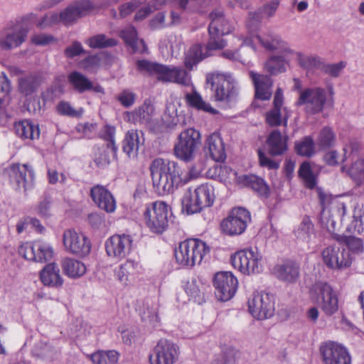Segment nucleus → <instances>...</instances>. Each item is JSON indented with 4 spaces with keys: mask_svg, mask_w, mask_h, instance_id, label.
Here are the masks:
<instances>
[{
    "mask_svg": "<svg viewBox=\"0 0 364 364\" xmlns=\"http://www.w3.org/2000/svg\"><path fill=\"white\" fill-rule=\"evenodd\" d=\"M153 186L160 195L173 193L186 183L182 178V169L173 161L156 158L150 164Z\"/></svg>",
    "mask_w": 364,
    "mask_h": 364,
    "instance_id": "obj_1",
    "label": "nucleus"
},
{
    "mask_svg": "<svg viewBox=\"0 0 364 364\" xmlns=\"http://www.w3.org/2000/svg\"><path fill=\"white\" fill-rule=\"evenodd\" d=\"M136 65L140 73L154 77L158 81L163 83H176L183 86L191 85L189 74L181 68L164 65L147 60H139Z\"/></svg>",
    "mask_w": 364,
    "mask_h": 364,
    "instance_id": "obj_2",
    "label": "nucleus"
},
{
    "mask_svg": "<svg viewBox=\"0 0 364 364\" xmlns=\"http://www.w3.org/2000/svg\"><path fill=\"white\" fill-rule=\"evenodd\" d=\"M319 203L321 207L320 213V223L323 228H326L334 239L336 232L338 229L336 219H338L341 223L345 220L347 213V206L344 202L337 198H333L322 191H318Z\"/></svg>",
    "mask_w": 364,
    "mask_h": 364,
    "instance_id": "obj_3",
    "label": "nucleus"
},
{
    "mask_svg": "<svg viewBox=\"0 0 364 364\" xmlns=\"http://www.w3.org/2000/svg\"><path fill=\"white\" fill-rule=\"evenodd\" d=\"M210 251V247L205 242L199 239L191 238L179 243L175 249V258L179 265L192 267L200 264Z\"/></svg>",
    "mask_w": 364,
    "mask_h": 364,
    "instance_id": "obj_4",
    "label": "nucleus"
},
{
    "mask_svg": "<svg viewBox=\"0 0 364 364\" xmlns=\"http://www.w3.org/2000/svg\"><path fill=\"white\" fill-rule=\"evenodd\" d=\"M312 299L325 315L331 316L339 310V293L329 283L319 281L310 289Z\"/></svg>",
    "mask_w": 364,
    "mask_h": 364,
    "instance_id": "obj_5",
    "label": "nucleus"
},
{
    "mask_svg": "<svg viewBox=\"0 0 364 364\" xmlns=\"http://www.w3.org/2000/svg\"><path fill=\"white\" fill-rule=\"evenodd\" d=\"M200 132L188 128L181 132L175 143L173 152L176 157L183 161L189 162L196 157L201 143Z\"/></svg>",
    "mask_w": 364,
    "mask_h": 364,
    "instance_id": "obj_6",
    "label": "nucleus"
},
{
    "mask_svg": "<svg viewBox=\"0 0 364 364\" xmlns=\"http://www.w3.org/2000/svg\"><path fill=\"white\" fill-rule=\"evenodd\" d=\"M233 267L244 274H257L262 270V255L257 247L241 250L231 257Z\"/></svg>",
    "mask_w": 364,
    "mask_h": 364,
    "instance_id": "obj_7",
    "label": "nucleus"
},
{
    "mask_svg": "<svg viewBox=\"0 0 364 364\" xmlns=\"http://www.w3.org/2000/svg\"><path fill=\"white\" fill-rule=\"evenodd\" d=\"M168 205L163 201H156L147 205L144 213V220L152 232L161 234L168 227Z\"/></svg>",
    "mask_w": 364,
    "mask_h": 364,
    "instance_id": "obj_8",
    "label": "nucleus"
},
{
    "mask_svg": "<svg viewBox=\"0 0 364 364\" xmlns=\"http://www.w3.org/2000/svg\"><path fill=\"white\" fill-rule=\"evenodd\" d=\"M327 100V93L324 88L319 87L303 89L299 92L296 106H304L307 114H316L321 112Z\"/></svg>",
    "mask_w": 364,
    "mask_h": 364,
    "instance_id": "obj_9",
    "label": "nucleus"
},
{
    "mask_svg": "<svg viewBox=\"0 0 364 364\" xmlns=\"http://www.w3.org/2000/svg\"><path fill=\"white\" fill-rule=\"evenodd\" d=\"M206 80L211 84L216 101L228 100L237 95L236 82L229 73H214L208 75Z\"/></svg>",
    "mask_w": 364,
    "mask_h": 364,
    "instance_id": "obj_10",
    "label": "nucleus"
},
{
    "mask_svg": "<svg viewBox=\"0 0 364 364\" xmlns=\"http://www.w3.org/2000/svg\"><path fill=\"white\" fill-rule=\"evenodd\" d=\"M274 304L272 294L266 292L254 293L248 300L249 311L255 318L265 320L274 315Z\"/></svg>",
    "mask_w": 364,
    "mask_h": 364,
    "instance_id": "obj_11",
    "label": "nucleus"
},
{
    "mask_svg": "<svg viewBox=\"0 0 364 364\" xmlns=\"http://www.w3.org/2000/svg\"><path fill=\"white\" fill-rule=\"evenodd\" d=\"M250 220V214L247 210L240 207L235 208L222 221L221 229L226 235H238L245 230Z\"/></svg>",
    "mask_w": 364,
    "mask_h": 364,
    "instance_id": "obj_12",
    "label": "nucleus"
},
{
    "mask_svg": "<svg viewBox=\"0 0 364 364\" xmlns=\"http://www.w3.org/2000/svg\"><path fill=\"white\" fill-rule=\"evenodd\" d=\"M10 182L17 191L26 192L33 188L34 183V171L27 164H13L9 170Z\"/></svg>",
    "mask_w": 364,
    "mask_h": 364,
    "instance_id": "obj_13",
    "label": "nucleus"
},
{
    "mask_svg": "<svg viewBox=\"0 0 364 364\" xmlns=\"http://www.w3.org/2000/svg\"><path fill=\"white\" fill-rule=\"evenodd\" d=\"M18 254L28 260L46 262L51 259L53 250L51 246L42 240L25 242L19 246Z\"/></svg>",
    "mask_w": 364,
    "mask_h": 364,
    "instance_id": "obj_14",
    "label": "nucleus"
},
{
    "mask_svg": "<svg viewBox=\"0 0 364 364\" xmlns=\"http://www.w3.org/2000/svg\"><path fill=\"white\" fill-rule=\"evenodd\" d=\"M93 9L92 4L88 0L77 1L66 7L60 14H52L53 22H62L65 25L75 23L77 19L87 15Z\"/></svg>",
    "mask_w": 364,
    "mask_h": 364,
    "instance_id": "obj_15",
    "label": "nucleus"
},
{
    "mask_svg": "<svg viewBox=\"0 0 364 364\" xmlns=\"http://www.w3.org/2000/svg\"><path fill=\"white\" fill-rule=\"evenodd\" d=\"M179 355L176 344L167 339L159 340L149 355L151 364H174Z\"/></svg>",
    "mask_w": 364,
    "mask_h": 364,
    "instance_id": "obj_16",
    "label": "nucleus"
},
{
    "mask_svg": "<svg viewBox=\"0 0 364 364\" xmlns=\"http://www.w3.org/2000/svg\"><path fill=\"white\" fill-rule=\"evenodd\" d=\"M213 285L216 297L222 301H227L236 293L238 282L232 272H220L215 274Z\"/></svg>",
    "mask_w": 364,
    "mask_h": 364,
    "instance_id": "obj_17",
    "label": "nucleus"
},
{
    "mask_svg": "<svg viewBox=\"0 0 364 364\" xmlns=\"http://www.w3.org/2000/svg\"><path fill=\"white\" fill-rule=\"evenodd\" d=\"M323 364H351L348 349L338 343L327 341L320 346Z\"/></svg>",
    "mask_w": 364,
    "mask_h": 364,
    "instance_id": "obj_18",
    "label": "nucleus"
},
{
    "mask_svg": "<svg viewBox=\"0 0 364 364\" xmlns=\"http://www.w3.org/2000/svg\"><path fill=\"white\" fill-rule=\"evenodd\" d=\"M63 245L65 250L79 257L87 255L91 249V244L88 238L83 234L69 229L64 232Z\"/></svg>",
    "mask_w": 364,
    "mask_h": 364,
    "instance_id": "obj_19",
    "label": "nucleus"
},
{
    "mask_svg": "<svg viewBox=\"0 0 364 364\" xmlns=\"http://www.w3.org/2000/svg\"><path fill=\"white\" fill-rule=\"evenodd\" d=\"M324 264L333 270H342L349 267L352 264V257L348 251L344 248L329 246L322 252Z\"/></svg>",
    "mask_w": 364,
    "mask_h": 364,
    "instance_id": "obj_20",
    "label": "nucleus"
},
{
    "mask_svg": "<svg viewBox=\"0 0 364 364\" xmlns=\"http://www.w3.org/2000/svg\"><path fill=\"white\" fill-rule=\"evenodd\" d=\"M132 244L133 239L131 235H114L105 242L106 252L109 257L121 260L131 252Z\"/></svg>",
    "mask_w": 364,
    "mask_h": 364,
    "instance_id": "obj_21",
    "label": "nucleus"
},
{
    "mask_svg": "<svg viewBox=\"0 0 364 364\" xmlns=\"http://www.w3.org/2000/svg\"><path fill=\"white\" fill-rule=\"evenodd\" d=\"M223 171L228 173L230 180L235 181L237 184L252 188L260 196L267 197L269 189L264 181L255 175H238L236 171L229 167H224Z\"/></svg>",
    "mask_w": 364,
    "mask_h": 364,
    "instance_id": "obj_22",
    "label": "nucleus"
},
{
    "mask_svg": "<svg viewBox=\"0 0 364 364\" xmlns=\"http://www.w3.org/2000/svg\"><path fill=\"white\" fill-rule=\"evenodd\" d=\"M28 30L22 25H15L4 29L0 33V48L10 50L20 47L25 42Z\"/></svg>",
    "mask_w": 364,
    "mask_h": 364,
    "instance_id": "obj_23",
    "label": "nucleus"
},
{
    "mask_svg": "<svg viewBox=\"0 0 364 364\" xmlns=\"http://www.w3.org/2000/svg\"><path fill=\"white\" fill-rule=\"evenodd\" d=\"M275 277L287 284L296 283L300 276V267L293 260H284L277 264L272 270Z\"/></svg>",
    "mask_w": 364,
    "mask_h": 364,
    "instance_id": "obj_24",
    "label": "nucleus"
},
{
    "mask_svg": "<svg viewBox=\"0 0 364 364\" xmlns=\"http://www.w3.org/2000/svg\"><path fill=\"white\" fill-rule=\"evenodd\" d=\"M90 197L93 202L107 213L116 209V201L111 192L104 186L95 185L90 189Z\"/></svg>",
    "mask_w": 364,
    "mask_h": 364,
    "instance_id": "obj_25",
    "label": "nucleus"
},
{
    "mask_svg": "<svg viewBox=\"0 0 364 364\" xmlns=\"http://www.w3.org/2000/svg\"><path fill=\"white\" fill-rule=\"evenodd\" d=\"M255 38L267 50H277L286 55H290L294 53L286 41H283L278 35L272 32L265 33L262 36H256Z\"/></svg>",
    "mask_w": 364,
    "mask_h": 364,
    "instance_id": "obj_26",
    "label": "nucleus"
},
{
    "mask_svg": "<svg viewBox=\"0 0 364 364\" xmlns=\"http://www.w3.org/2000/svg\"><path fill=\"white\" fill-rule=\"evenodd\" d=\"M171 0H154L151 5L154 10H157ZM178 7L188 12H202L211 6L213 0H176Z\"/></svg>",
    "mask_w": 364,
    "mask_h": 364,
    "instance_id": "obj_27",
    "label": "nucleus"
},
{
    "mask_svg": "<svg viewBox=\"0 0 364 364\" xmlns=\"http://www.w3.org/2000/svg\"><path fill=\"white\" fill-rule=\"evenodd\" d=\"M154 113V107L151 102L146 100L144 103L132 112H126L124 114L125 121L134 124H147L151 120Z\"/></svg>",
    "mask_w": 364,
    "mask_h": 364,
    "instance_id": "obj_28",
    "label": "nucleus"
},
{
    "mask_svg": "<svg viewBox=\"0 0 364 364\" xmlns=\"http://www.w3.org/2000/svg\"><path fill=\"white\" fill-rule=\"evenodd\" d=\"M119 36L134 53H143L147 50L146 45L143 39L139 38L137 31L134 26H126L119 31Z\"/></svg>",
    "mask_w": 364,
    "mask_h": 364,
    "instance_id": "obj_29",
    "label": "nucleus"
},
{
    "mask_svg": "<svg viewBox=\"0 0 364 364\" xmlns=\"http://www.w3.org/2000/svg\"><path fill=\"white\" fill-rule=\"evenodd\" d=\"M249 75L255 85L256 98L262 100H269L272 94L271 77L254 71H250Z\"/></svg>",
    "mask_w": 364,
    "mask_h": 364,
    "instance_id": "obj_30",
    "label": "nucleus"
},
{
    "mask_svg": "<svg viewBox=\"0 0 364 364\" xmlns=\"http://www.w3.org/2000/svg\"><path fill=\"white\" fill-rule=\"evenodd\" d=\"M279 0H272L255 12H250L247 20V27L249 29L254 30L257 28L258 23L261 21L262 15L265 17L271 18L277 10L279 5Z\"/></svg>",
    "mask_w": 364,
    "mask_h": 364,
    "instance_id": "obj_31",
    "label": "nucleus"
},
{
    "mask_svg": "<svg viewBox=\"0 0 364 364\" xmlns=\"http://www.w3.org/2000/svg\"><path fill=\"white\" fill-rule=\"evenodd\" d=\"M40 279L44 286L59 288L63 286V279L56 263H48L40 272Z\"/></svg>",
    "mask_w": 364,
    "mask_h": 364,
    "instance_id": "obj_32",
    "label": "nucleus"
},
{
    "mask_svg": "<svg viewBox=\"0 0 364 364\" xmlns=\"http://www.w3.org/2000/svg\"><path fill=\"white\" fill-rule=\"evenodd\" d=\"M140 134L142 136V132L136 129H132L127 132L125 137L123 140L122 150L129 158L134 159L138 155L139 145L144 144V139L141 141Z\"/></svg>",
    "mask_w": 364,
    "mask_h": 364,
    "instance_id": "obj_33",
    "label": "nucleus"
},
{
    "mask_svg": "<svg viewBox=\"0 0 364 364\" xmlns=\"http://www.w3.org/2000/svg\"><path fill=\"white\" fill-rule=\"evenodd\" d=\"M141 270L142 267L139 262L127 259L115 270V276L122 284H127Z\"/></svg>",
    "mask_w": 364,
    "mask_h": 364,
    "instance_id": "obj_34",
    "label": "nucleus"
},
{
    "mask_svg": "<svg viewBox=\"0 0 364 364\" xmlns=\"http://www.w3.org/2000/svg\"><path fill=\"white\" fill-rule=\"evenodd\" d=\"M266 145L271 156H281L287 150V139L279 131L274 130L269 134Z\"/></svg>",
    "mask_w": 364,
    "mask_h": 364,
    "instance_id": "obj_35",
    "label": "nucleus"
},
{
    "mask_svg": "<svg viewBox=\"0 0 364 364\" xmlns=\"http://www.w3.org/2000/svg\"><path fill=\"white\" fill-rule=\"evenodd\" d=\"M197 205L203 210L213 205L215 196L214 187L209 183L202 184L193 190Z\"/></svg>",
    "mask_w": 364,
    "mask_h": 364,
    "instance_id": "obj_36",
    "label": "nucleus"
},
{
    "mask_svg": "<svg viewBox=\"0 0 364 364\" xmlns=\"http://www.w3.org/2000/svg\"><path fill=\"white\" fill-rule=\"evenodd\" d=\"M182 287L187 295L194 302L201 304L204 301L205 285L199 279L192 277L183 280Z\"/></svg>",
    "mask_w": 364,
    "mask_h": 364,
    "instance_id": "obj_37",
    "label": "nucleus"
},
{
    "mask_svg": "<svg viewBox=\"0 0 364 364\" xmlns=\"http://www.w3.org/2000/svg\"><path fill=\"white\" fill-rule=\"evenodd\" d=\"M205 149L210 157L215 161H223L226 158L224 144L219 134L213 133L206 139Z\"/></svg>",
    "mask_w": 364,
    "mask_h": 364,
    "instance_id": "obj_38",
    "label": "nucleus"
},
{
    "mask_svg": "<svg viewBox=\"0 0 364 364\" xmlns=\"http://www.w3.org/2000/svg\"><path fill=\"white\" fill-rule=\"evenodd\" d=\"M294 234L297 240L309 243L316 237L314 225L309 216H304L295 228Z\"/></svg>",
    "mask_w": 364,
    "mask_h": 364,
    "instance_id": "obj_39",
    "label": "nucleus"
},
{
    "mask_svg": "<svg viewBox=\"0 0 364 364\" xmlns=\"http://www.w3.org/2000/svg\"><path fill=\"white\" fill-rule=\"evenodd\" d=\"M218 18H213V23L208 26L209 40L205 48L207 50H220L225 48L227 42L222 38L223 35L218 33L219 28Z\"/></svg>",
    "mask_w": 364,
    "mask_h": 364,
    "instance_id": "obj_40",
    "label": "nucleus"
},
{
    "mask_svg": "<svg viewBox=\"0 0 364 364\" xmlns=\"http://www.w3.org/2000/svg\"><path fill=\"white\" fill-rule=\"evenodd\" d=\"M16 134L24 139H38L40 135L38 126L29 120H23L15 124Z\"/></svg>",
    "mask_w": 364,
    "mask_h": 364,
    "instance_id": "obj_41",
    "label": "nucleus"
},
{
    "mask_svg": "<svg viewBox=\"0 0 364 364\" xmlns=\"http://www.w3.org/2000/svg\"><path fill=\"white\" fill-rule=\"evenodd\" d=\"M209 50H207L201 45H194L188 51L185 59V66L191 70L194 65H197L203 59L210 55Z\"/></svg>",
    "mask_w": 364,
    "mask_h": 364,
    "instance_id": "obj_42",
    "label": "nucleus"
},
{
    "mask_svg": "<svg viewBox=\"0 0 364 364\" xmlns=\"http://www.w3.org/2000/svg\"><path fill=\"white\" fill-rule=\"evenodd\" d=\"M62 268L64 273L70 278L82 277L86 272L85 265L80 261L65 258L62 262Z\"/></svg>",
    "mask_w": 364,
    "mask_h": 364,
    "instance_id": "obj_43",
    "label": "nucleus"
},
{
    "mask_svg": "<svg viewBox=\"0 0 364 364\" xmlns=\"http://www.w3.org/2000/svg\"><path fill=\"white\" fill-rule=\"evenodd\" d=\"M187 104L199 111L215 114L217 110L212 107V106L205 100H203L201 95L193 89L191 93H187L185 96Z\"/></svg>",
    "mask_w": 364,
    "mask_h": 364,
    "instance_id": "obj_44",
    "label": "nucleus"
},
{
    "mask_svg": "<svg viewBox=\"0 0 364 364\" xmlns=\"http://www.w3.org/2000/svg\"><path fill=\"white\" fill-rule=\"evenodd\" d=\"M68 80L73 89L79 93L91 90L92 88V82L85 75L77 71L70 73Z\"/></svg>",
    "mask_w": 364,
    "mask_h": 364,
    "instance_id": "obj_45",
    "label": "nucleus"
},
{
    "mask_svg": "<svg viewBox=\"0 0 364 364\" xmlns=\"http://www.w3.org/2000/svg\"><path fill=\"white\" fill-rule=\"evenodd\" d=\"M288 55H272L265 63V70L272 75H277L285 72L288 65Z\"/></svg>",
    "mask_w": 364,
    "mask_h": 364,
    "instance_id": "obj_46",
    "label": "nucleus"
},
{
    "mask_svg": "<svg viewBox=\"0 0 364 364\" xmlns=\"http://www.w3.org/2000/svg\"><path fill=\"white\" fill-rule=\"evenodd\" d=\"M94 364H117L119 353L114 350H98L89 355Z\"/></svg>",
    "mask_w": 364,
    "mask_h": 364,
    "instance_id": "obj_47",
    "label": "nucleus"
},
{
    "mask_svg": "<svg viewBox=\"0 0 364 364\" xmlns=\"http://www.w3.org/2000/svg\"><path fill=\"white\" fill-rule=\"evenodd\" d=\"M85 43L91 48L100 49L116 46L118 41L113 38H108L105 34H97L86 40Z\"/></svg>",
    "mask_w": 364,
    "mask_h": 364,
    "instance_id": "obj_48",
    "label": "nucleus"
},
{
    "mask_svg": "<svg viewBox=\"0 0 364 364\" xmlns=\"http://www.w3.org/2000/svg\"><path fill=\"white\" fill-rule=\"evenodd\" d=\"M334 239L341 244H345L349 250L353 253L358 254L363 252V241L360 238L356 237L355 236L335 235Z\"/></svg>",
    "mask_w": 364,
    "mask_h": 364,
    "instance_id": "obj_49",
    "label": "nucleus"
},
{
    "mask_svg": "<svg viewBox=\"0 0 364 364\" xmlns=\"http://www.w3.org/2000/svg\"><path fill=\"white\" fill-rule=\"evenodd\" d=\"M209 17L210 19V23H213V18H218L219 21L218 25V27L219 28L218 33L223 36L232 33V31L235 29L234 23L230 22L228 19H226L221 10L216 9L212 11L210 14Z\"/></svg>",
    "mask_w": 364,
    "mask_h": 364,
    "instance_id": "obj_50",
    "label": "nucleus"
},
{
    "mask_svg": "<svg viewBox=\"0 0 364 364\" xmlns=\"http://www.w3.org/2000/svg\"><path fill=\"white\" fill-rule=\"evenodd\" d=\"M19 90L24 95L33 94L40 85L39 78L36 75L31 74L19 80Z\"/></svg>",
    "mask_w": 364,
    "mask_h": 364,
    "instance_id": "obj_51",
    "label": "nucleus"
},
{
    "mask_svg": "<svg viewBox=\"0 0 364 364\" xmlns=\"http://www.w3.org/2000/svg\"><path fill=\"white\" fill-rule=\"evenodd\" d=\"M346 231L352 234L364 235V213L360 208H355L353 220L347 227Z\"/></svg>",
    "mask_w": 364,
    "mask_h": 364,
    "instance_id": "obj_52",
    "label": "nucleus"
},
{
    "mask_svg": "<svg viewBox=\"0 0 364 364\" xmlns=\"http://www.w3.org/2000/svg\"><path fill=\"white\" fill-rule=\"evenodd\" d=\"M197 200L195 199L192 188H188L184 193L181 200L182 210L188 215H192L200 213L202 210L197 205Z\"/></svg>",
    "mask_w": 364,
    "mask_h": 364,
    "instance_id": "obj_53",
    "label": "nucleus"
},
{
    "mask_svg": "<svg viewBox=\"0 0 364 364\" xmlns=\"http://www.w3.org/2000/svg\"><path fill=\"white\" fill-rule=\"evenodd\" d=\"M295 149L297 154L310 157L314 154L315 144L310 136L304 137L301 141L295 144Z\"/></svg>",
    "mask_w": 364,
    "mask_h": 364,
    "instance_id": "obj_54",
    "label": "nucleus"
},
{
    "mask_svg": "<svg viewBox=\"0 0 364 364\" xmlns=\"http://www.w3.org/2000/svg\"><path fill=\"white\" fill-rule=\"evenodd\" d=\"M115 128L110 125H105L100 134L101 138L106 141L107 147L111 149L112 154L115 156L117 153L118 148L114 141Z\"/></svg>",
    "mask_w": 364,
    "mask_h": 364,
    "instance_id": "obj_55",
    "label": "nucleus"
},
{
    "mask_svg": "<svg viewBox=\"0 0 364 364\" xmlns=\"http://www.w3.org/2000/svg\"><path fill=\"white\" fill-rule=\"evenodd\" d=\"M335 141V134L329 127H323L317 138V144L321 149L330 147Z\"/></svg>",
    "mask_w": 364,
    "mask_h": 364,
    "instance_id": "obj_56",
    "label": "nucleus"
},
{
    "mask_svg": "<svg viewBox=\"0 0 364 364\" xmlns=\"http://www.w3.org/2000/svg\"><path fill=\"white\" fill-rule=\"evenodd\" d=\"M299 176L304 180L305 185L309 188H314L316 186V178L312 173L311 166L308 162L301 164L299 170Z\"/></svg>",
    "mask_w": 364,
    "mask_h": 364,
    "instance_id": "obj_57",
    "label": "nucleus"
},
{
    "mask_svg": "<svg viewBox=\"0 0 364 364\" xmlns=\"http://www.w3.org/2000/svg\"><path fill=\"white\" fill-rule=\"evenodd\" d=\"M348 173L358 183L364 181V159H359L353 162L348 168Z\"/></svg>",
    "mask_w": 364,
    "mask_h": 364,
    "instance_id": "obj_58",
    "label": "nucleus"
},
{
    "mask_svg": "<svg viewBox=\"0 0 364 364\" xmlns=\"http://www.w3.org/2000/svg\"><path fill=\"white\" fill-rule=\"evenodd\" d=\"M346 63L341 61L337 63L326 64L321 61L319 69L325 74L332 77H338L346 67Z\"/></svg>",
    "mask_w": 364,
    "mask_h": 364,
    "instance_id": "obj_59",
    "label": "nucleus"
},
{
    "mask_svg": "<svg viewBox=\"0 0 364 364\" xmlns=\"http://www.w3.org/2000/svg\"><path fill=\"white\" fill-rule=\"evenodd\" d=\"M297 60L299 65L306 70L313 68L319 69L321 63V60L315 56H308L301 53H296Z\"/></svg>",
    "mask_w": 364,
    "mask_h": 364,
    "instance_id": "obj_60",
    "label": "nucleus"
},
{
    "mask_svg": "<svg viewBox=\"0 0 364 364\" xmlns=\"http://www.w3.org/2000/svg\"><path fill=\"white\" fill-rule=\"evenodd\" d=\"M140 316L143 321H149L153 325H155L159 321L156 309L151 306L149 302L143 304L142 308L140 309Z\"/></svg>",
    "mask_w": 364,
    "mask_h": 364,
    "instance_id": "obj_61",
    "label": "nucleus"
},
{
    "mask_svg": "<svg viewBox=\"0 0 364 364\" xmlns=\"http://www.w3.org/2000/svg\"><path fill=\"white\" fill-rule=\"evenodd\" d=\"M57 111L61 115L70 117H79L82 113V109L77 110L70 102L65 101H61L58 104Z\"/></svg>",
    "mask_w": 364,
    "mask_h": 364,
    "instance_id": "obj_62",
    "label": "nucleus"
},
{
    "mask_svg": "<svg viewBox=\"0 0 364 364\" xmlns=\"http://www.w3.org/2000/svg\"><path fill=\"white\" fill-rule=\"evenodd\" d=\"M259 163L262 167L267 168L269 170H277L279 168L280 162L272 159L264 152L259 149L257 151Z\"/></svg>",
    "mask_w": 364,
    "mask_h": 364,
    "instance_id": "obj_63",
    "label": "nucleus"
},
{
    "mask_svg": "<svg viewBox=\"0 0 364 364\" xmlns=\"http://www.w3.org/2000/svg\"><path fill=\"white\" fill-rule=\"evenodd\" d=\"M32 353L39 358H49L52 355L53 348L47 343L41 341L35 345Z\"/></svg>",
    "mask_w": 364,
    "mask_h": 364,
    "instance_id": "obj_64",
    "label": "nucleus"
}]
</instances>
